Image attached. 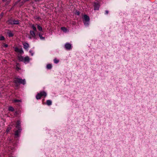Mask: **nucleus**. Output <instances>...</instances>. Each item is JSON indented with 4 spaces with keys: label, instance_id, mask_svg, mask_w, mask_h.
<instances>
[{
    "label": "nucleus",
    "instance_id": "nucleus-1",
    "mask_svg": "<svg viewBox=\"0 0 157 157\" xmlns=\"http://www.w3.org/2000/svg\"><path fill=\"white\" fill-rule=\"evenodd\" d=\"M13 82L16 84V86H18L19 85V83L24 85L25 83V79H22L19 78H15L13 79Z\"/></svg>",
    "mask_w": 157,
    "mask_h": 157
},
{
    "label": "nucleus",
    "instance_id": "nucleus-2",
    "mask_svg": "<svg viewBox=\"0 0 157 157\" xmlns=\"http://www.w3.org/2000/svg\"><path fill=\"white\" fill-rule=\"evenodd\" d=\"M90 21V18L89 17L86 15L84 16L83 22L84 24L86 25H89V23Z\"/></svg>",
    "mask_w": 157,
    "mask_h": 157
},
{
    "label": "nucleus",
    "instance_id": "nucleus-3",
    "mask_svg": "<svg viewBox=\"0 0 157 157\" xmlns=\"http://www.w3.org/2000/svg\"><path fill=\"white\" fill-rule=\"evenodd\" d=\"M30 35L29 36V38L31 39L32 38H36V34L35 32L33 31H30Z\"/></svg>",
    "mask_w": 157,
    "mask_h": 157
},
{
    "label": "nucleus",
    "instance_id": "nucleus-4",
    "mask_svg": "<svg viewBox=\"0 0 157 157\" xmlns=\"http://www.w3.org/2000/svg\"><path fill=\"white\" fill-rule=\"evenodd\" d=\"M65 48L67 49H70L71 48V45L69 43H66L65 45Z\"/></svg>",
    "mask_w": 157,
    "mask_h": 157
},
{
    "label": "nucleus",
    "instance_id": "nucleus-5",
    "mask_svg": "<svg viewBox=\"0 0 157 157\" xmlns=\"http://www.w3.org/2000/svg\"><path fill=\"white\" fill-rule=\"evenodd\" d=\"M13 20H14V19H12V18H11V19H10L9 20H8L7 22V23L9 24V25H13Z\"/></svg>",
    "mask_w": 157,
    "mask_h": 157
},
{
    "label": "nucleus",
    "instance_id": "nucleus-6",
    "mask_svg": "<svg viewBox=\"0 0 157 157\" xmlns=\"http://www.w3.org/2000/svg\"><path fill=\"white\" fill-rule=\"evenodd\" d=\"M100 5L98 3H95L94 5V10H98L99 7Z\"/></svg>",
    "mask_w": 157,
    "mask_h": 157
},
{
    "label": "nucleus",
    "instance_id": "nucleus-7",
    "mask_svg": "<svg viewBox=\"0 0 157 157\" xmlns=\"http://www.w3.org/2000/svg\"><path fill=\"white\" fill-rule=\"evenodd\" d=\"M23 44L24 46V48L25 49H27L29 47V44L26 43H23Z\"/></svg>",
    "mask_w": 157,
    "mask_h": 157
},
{
    "label": "nucleus",
    "instance_id": "nucleus-8",
    "mask_svg": "<svg viewBox=\"0 0 157 157\" xmlns=\"http://www.w3.org/2000/svg\"><path fill=\"white\" fill-rule=\"evenodd\" d=\"M39 93L41 97L43 96L45 97L47 95L46 93L44 91H41Z\"/></svg>",
    "mask_w": 157,
    "mask_h": 157
},
{
    "label": "nucleus",
    "instance_id": "nucleus-9",
    "mask_svg": "<svg viewBox=\"0 0 157 157\" xmlns=\"http://www.w3.org/2000/svg\"><path fill=\"white\" fill-rule=\"evenodd\" d=\"M24 62L25 63H28L29 61V58L28 56H26L24 58Z\"/></svg>",
    "mask_w": 157,
    "mask_h": 157
},
{
    "label": "nucleus",
    "instance_id": "nucleus-10",
    "mask_svg": "<svg viewBox=\"0 0 157 157\" xmlns=\"http://www.w3.org/2000/svg\"><path fill=\"white\" fill-rule=\"evenodd\" d=\"M13 23V25H18L19 24V23H20L19 20H15L14 19Z\"/></svg>",
    "mask_w": 157,
    "mask_h": 157
},
{
    "label": "nucleus",
    "instance_id": "nucleus-11",
    "mask_svg": "<svg viewBox=\"0 0 157 157\" xmlns=\"http://www.w3.org/2000/svg\"><path fill=\"white\" fill-rule=\"evenodd\" d=\"M41 97L39 93H38L36 95V98L37 100L41 99Z\"/></svg>",
    "mask_w": 157,
    "mask_h": 157
},
{
    "label": "nucleus",
    "instance_id": "nucleus-12",
    "mask_svg": "<svg viewBox=\"0 0 157 157\" xmlns=\"http://www.w3.org/2000/svg\"><path fill=\"white\" fill-rule=\"evenodd\" d=\"M52 102L50 100H48L47 101L46 104L48 105H50L52 104Z\"/></svg>",
    "mask_w": 157,
    "mask_h": 157
},
{
    "label": "nucleus",
    "instance_id": "nucleus-13",
    "mask_svg": "<svg viewBox=\"0 0 157 157\" xmlns=\"http://www.w3.org/2000/svg\"><path fill=\"white\" fill-rule=\"evenodd\" d=\"M52 65L51 64H48L47 65V68L48 69H50L52 68Z\"/></svg>",
    "mask_w": 157,
    "mask_h": 157
},
{
    "label": "nucleus",
    "instance_id": "nucleus-14",
    "mask_svg": "<svg viewBox=\"0 0 157 157\" xmlns=\"http://www.w3.org/2000/svg\"><path fill=\"white\" fill-rule=\"evenodd\" d=\"M20 132V129L16 131L15 132V135L16 136H18L19 135V133Z\"/></svg>",
    "mask_w": 157,
    "mask_h": 157
},
{
    "label": "nucleus",
    "instance_id": "nucleus-15",
    "mask_svg": "<svg viewBox=\"0 0 157 157\" xmlns=\"http://www.w3.org/2000/svg\"><path fill=\"white\" fill-rule=\"evenodd\" d=\"M24 58L23 56H19L18 57V59L20 61H24Z\"/></svg>",
    "mask_w": 157,
    "mask_h": 157
},
{
    "label": "nucleus",
    "instance_id": "nucleus-16",
    "mask_svg": "<svg viewBox=\"0 0 157 157\" xmlns=\"http://www.w3.org/2000/svg\"><path fill=\"white\" fill-rule=\"evenodd\" d=\"M8 110L10 111H13L14 110V109L12 107L10 106L8 108Z\"/></svg>",
    "mask_w": 157,
    "mask_h": 157
},
{
    "label": "nucleus",
    "instance_id": "nucleus-17",
    "mask_svg": "<svg viewBox=\"0 0 157 157\" xmlns=\"http://www.w3.org/2000/svg\"><path fill=\"white\" fill-rule=\"evenodd\" d=\"M8 34L9 37H12L13 36V34L10 31L8 32Z\"/></svg>",
    "mask_w": 157,
    "mask_h": 157
},
{
    "label": "nucleus",
    "instance_id": "nucleus-18",
    "mask_svg": "<svg viewBox=\"0 0 157 157\" xmlns=\"http://www.w3.org/2000/svg\"><path fill=\"white\" fill-rule=\"evenodd\" d=\"M32 28L33 29L34 31V32L36 31L37 30H36V28L33 25H32Z\"/></svg>",
    "mask_w": 157,
    "mask_h": 157
},
{
    "label": "nucleus",
    "instance_id": "nucleus-19",
    "mask_svg": "<svg viewBox=\"0 0 157 157\" xmlns=\"http://www.w3.org/2000/svg\"><path fill=\"white\" fill-rule=\"evenodd\" d=\"M20 124V121H17V125L16 126V127L17 128H19V127L20 126L19 124Z\"/></svg>",
    "mask_w": 157,
    "mask_h": 157
},
{
    "label": "nucleus",
    "instance_id": "nucleus-20",
    "mask_svg": "<svg viewBox=\"0 0 157 157\" xmlns=\"http://www.w3.org/2000/svg\"><path fill=\"white\" fill-rule=\"evenodd\" d=\"M54 61L55 63H57L59 62V60L55 58L54 59Z\"/></svg>",
    "mask_w": 157,
    "mask_h": 157
},
{
    "label": "nucleus",
    "instance_id": "nucleus-21",
    "mask_svg": "<svg viewBox=\"0 0 157 157\" xmlns=\"http://www.w3.org/2000/svg\"><path fill=\"white\" fill-rule=\"evenodd\" d=\"M37 29L40 31H42V28L39 25H37Z\"/></svg>",
    "mask_w": 157,
    "mask_h": 157
},
{
    "label": "nucleus",
    "instance_id": "nucleus-22",
    "mask_svg": "<svg viewBox=\"0 0 157 157\" xmlns=\"http://www.w3.org/2000/svg\"><path fill=\"white\" fill-rule=\"evenodd\" d=\"M13 101L15 102H21V101L18 99H14Z\"/></svg>",
    "mask_w": 157,
    "mask_h": 157
},
{
    "label": "nucleus",
    "instance_id": "nucleus-23",
    "mask_svg": "<svg viewBox=\"0 0 157 157\" xmlns=\"http://www.w3.org/2000/svg\"><path fill=\"white\" fill-rule=\"evenodd\" d=\"M11 128L10 127H8L7 128L6 131L7 132H9L11 130Z\"/></svg>",
    "mask_w": 157,
    "mask_h": 157
},
{
    "label": "nucleus",
    "instance_id": "nucleus-24",
    "mask_svg": "<svg viewBox=\"0 0 157 157\" xmlns=\"http://www.w3.org/2000/svg\"><path fill=\"white\" fill-rule=\"evenodd\" d=\"M4 39L5 38L3 36H0V40H4Z\"/></svg>",
    "mask_w": 157,
    "mask_h": 157
},
{
    "label": "nucleus",
    "instance_id": "nucleus-25",
    "mask_svg": "<svg viewBox=\"0 0 157 157\" xmlns=\"http://www.w3.org/2000/svg\"><path fill=\"white\" fill-rule=\"evenodd\" d=\"M61 29L63 31H66V28L64 27H61Z\"/></svg>",
    "mask_w": 157,
    "mask_h": 157
},
{
    "label": "nucleus",
    "instance_id": "nucleus-26",
    "mask_svg": "<svg viewBox=\"0 0 157 157\" xmlns=\"http://www.w3.org/2000/svg\"><path fill=\"white\" fill-rule=\"evenodd\" d=\"M39 36L41 39L43 40L44 39V37H43L40 34H39Z\"/></svg>",
    "mask_w": 157,
    "mask_h": 157
},
{
    "label": "nucleus",
    "instance_id": "nucleus-27",
    "mask_svg": "<svg viewBox=\"0 0 157 157\" xmlns=\"http://www.w3.org/2000/svg\"><path fill=\"white\" fill-rule=\"evenodd\" d=\"M19 65L18 63H17L16 69L17 70L20 69V68L18 67V66Z\"/></svg>",
    "mask_w": 157,
    "mask_h": 157
},
{
    "label": "nucleus",
    "instance_id": "nucleus-28",
    "mask_svg": "<svg viewBox=\"0 0 157 157\" xmlns=\"http://www.w3.org/2000/svg\"><path fill=\"white\" fill-rule=\"evenodd\" d=\"M29 0H24L22 2V3L23 4L25 3L26 2L29 1Z\"/></svg>",
    "mask_w": 157,
    "mask_h": 157
},
{
    "label": "nucleus",
    "instance_id": "nucleus-29",
    "mask_svg": "<svg viewBox=\"0 0 157 157\" xmlns=\"http://www.w3.org/2000/svg\"><path fill=\"white\" fill-rule=\"evenodd\" d=\"M10 1H7L6 2V5H8V4H9V3H10Z\"/></svg>",
    "mask_w": 157,
    "mask_h": 157
},
{
    "label": "nucleus",
    "instance_id": "nucleus-30",
    "mask_svg": "<svg viewBox=\"0 0 157 157\" xmlns=\"http://www.w3.org/2000/svg\"><path fill=\"white\" fill-rule=\"evenodd\" d=\"M18 52H20V53H23V50H19V51H18Z\"/></svg>",
    "mask_w": 157,
    "mask_h": 157
},
{
    "label": "nucleus",
    "instance_id": "nucleus-31",
    "mask_svg": "<svg viewBox=\"0 0 157 157\" xmlns=\"http://www.w3.org/2000/svg\"><path fill=\"white\" fill-rule=\"evenodd\" d=\"M18 51H19V49L18 48H15V51L16 52H18Z\"/></svg>",
    "mask_w": 157,
    "mask_h": 157
},
{
    "label": "nucleus",
    "instance_id": "nucleus-32",
    "mask_svg": "<svg viewBox=\"0 0 157 157\" xmlns=\"http://www.w3.org/2000/svg\"><path fill=\"white\" fill-rule=\"evenodd\" d=\"M105 13L106 14H108L109 13V11L108 10L105 11Z\"/></svg>",
    "mask_w": 157,
    "mask_h": 157
},
{
    "label": "nucleus",
    "instance_id": "nucleus-33",
    "mask_svg": "<svg viewBox=\"0 0 157 157\" xmlns=\"http://www.w3.org/2000/svg\"><path fill=\"white\" fill-rule=\"evenodd\" d=\"M4 46L5 47H8V45L7 44H4Z\"/></svg>",
    "mask_w": 157,
    "mask_h": 157
},
{
    "label": "nucleus",
    "instance_id": "nucleus-34",
    "mask_svg": "<svg viewBox=\"0 0 157 157\" xmlns=\"http://www.w3.org/2000/svg\"><path fill=\"white\" fill-rule=\"evenodd\" d=\"M7 0H2L3 2H5L7 1Z\"/></svg>",
    "mask_w": 157,
    "mask_h": 157
},
{
    "label": "nucleus",
    "instance_id": "nucleus-35",
    "mask_svg": "<svg viewBox=\"0 0 157 157\" xmlns=\"http://www.w3.org/2000/svg\"><path fill=\"white\" fill-rule=\"evenodd\" d=\"M77 14L78 15H79V12H78L77 13Z\"/></svg>",
    "mask_w": 157,
    "mask_h": 157
},
{
    "label": "nucleus",
    "instance_id": "nucleus-36",
    "mask_svg": "<svg viewBox=\"0 0 157 157\" xmlns=\"http://www.w3.org/2000/svg\"><path fill=\"white\" fill-rule=\"evenodd\" d=\"M40 0H35V1H40Z\"/></svg>",
    "mask_w": 157,
    "mask_h": 157
}]
</instances>
